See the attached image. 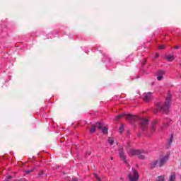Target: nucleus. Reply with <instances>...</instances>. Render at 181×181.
Returning <instances> with one entry per match:
<instances>
[{"mask_svg":"<svg viewBox=\"0 0 181 181\" xmlns=\"http://www.w3.org/2000/svg\"><path fill=\"white\" fill-rule=\"evenodd\" d=\"M129 181H138L139 179V174L138 171L132 169V173H129L128 175Z\"/></svg>","mask_w":181,"mask_h":181,"instance_id":"0eeeda50","label":"nucleus"},{"mask_svg":"<svg viewBox=\"0 0 181 181\" xmlns=\"http://www.w3.org/2000/svg\"><path fill=\"white\" fill-rule=\"evenodd\" d=\"M171 100L172 96H170L168 93V95L166 98L165 102L164 103L158 102L156 104V109L153 110V112L155 114H158V111H160L161 112L168 114V112H169V108H170Z\"/></svg>","mask_w":181,"mask_h":181,"instance_id":"f03ea898","label":"nucleus"},{"mask_svg":"<svg viewBox=\"0 0 181 181\" xmlns=\"http://www.w3.org/2000/svg\"><path fill=\"white\" fill-rule=\"evenodd\" d=\"M165 59L167 62H173V60H175V57L173 55H168L166 57Z\"/></svg>","mask_w":181,"mask_h":181,"instance_id":"4468645a","label":"nucleus"},{"mask_svg":"<svg viewBox=\"0 0 181 181\" xmlns=\"http://www.w3.org/2000/svg\"><path fill=\"white\" fill-rule=\"evenodd\" d=\"M124 117L126 118V119H127V121H129L132 124L134 121H137V119H139V117H138L137 116H134L132 115H127L124 113L118 115L115 117V119L116 121H118V119H121V118H124Z\"/></svg>","mask_w":181,"mask_h":181,"instance_id":"20e7f679","label":"nucleus"},{"mask_svg":"<svg viewBox=\"0 0 181 181\" xmlns=\"http://www.w3.org/2000/svg\"><path fill=\"white\" fill-rule=\"evenodd\" d=\"M163 76H165V71H158L157 74V80H158V81H160V80L163 78Z\"/></svg>","mask_w":181,"mask_h":181,"instance_id":"9b49d317","label":"nucleus"},{"mask_svg":"<svg viewBox=\"0 0 181 181\" xmlns=\"http://www.w3.org/2000/svg\"><path fill=\"white\" fill-rule=\"evenodd\" d=\"M156 181H165V175L158 176Z\"/></svg>","mask_w":181,"mask_h":181,"instance_id":"f3484780","label":"nucleus"},{"mask_svg":"<svg viewBox=\"0 0 181 181\" xmlns=\"http://www.w3.org/2000/svg\"><path fill=\"white\" fill-rule=\"evenodd\" d=\"M119 156L120 158V160H122L124 163H128V162L127 161V156H125L123 148H120L119 149Z\"/></svg>","mask_w":181,"mask_h":181,"instance_id":"6e6552de","label":"nucleus"},{"mask_svg":"<svg viewBox=\"0 0 181 181\" xmlns=\"http://www.w3.org/2000/svg\"><path fill=\"white\" fill-rule=\"evenodd\" d=\"M11 179H12V176L8 175V176L6 177L5 180L3 181H9V180H11Z\"/></svg>","mask_w":181,"mask_h":181,"instance_id":"412c9836","label":"nucleus"},{"mask_svg":"<svg viewBox=\"0 0 181 181\" xmlns=\"http://www.w3.org/2000/svg\"><path fill=\"white\" fill-rule=\"evenodd\" d=\"M175 49H178V47H175Z\"/></svg>","mask_w":181,"mask_h":181,"instance_id":"a878e982","label":"nucleus"},{"mask_svg":"<svg viewBox=\"0 0 181 181\" xmlns=\"http://www.w3.org/2000/svg\"><path fill=\"white\" fill-rule=\"evenodd\" d=\"M168 160L169 156H165L163 158H160L158 161L159 168H162V166H163V165H165V163H166V162H168Z\"/></svg>","mask_w":181,"mask_h":181,"instance_id":"1a4fd4ad","label":"nucleus"},{"mask_svg":"<svg viewBox=\"0 0 181 181\" xmlns=\"http://www.w3.org/2000/svg\"><path fill=\"white\" fill-rule=\"evenodd\" d=\"M43 173V170H41L39 173V176H42Z\"/></svg>","mask_w":181,"mask_h":181,"instance_id":"5701e85b","label":"nucleus"},{"mask_svg":"<svg viewBox=\"0 0 181 181\" xmlns=\"http://www.w3.org/2000/svg\"><path fill=\"white\" fill-rule=\"evenodd\" d=\"M161 124V125H160V128L158 129L159 132H163L164 131H166L168 129V128L169 127V126L172 124V120H170V119L169 118H166L164 119L163 120H162L160 122V120L159 119H156L154 121H153L151 122V126L150 128V131L151 132V134H153V132H155V126L158 125V124Z\"/></svg>","mask_w":181,"mask_h":181,"instance_id":"f257e3e1","label":"nucleus"},{"mask_svg":"<svg viewBox=\"0 0 181 181\" xmlns=\"http://www.w3.org/2000/svg\"><path fill=\"white\" fill-rule=\"evenodd\" d=\"M114 160V157H110V160Z\"/></svg>","mask_w":181,"mask_h":181,"instance_id":"393cba45","label":"nucleus"},{"mask_svg":"<svg viewBox=\"0 0 181 181\" xmlns=\"http://www.w3.org/2000/svg\"><path fill=\"white\" fill-rule=\"evenodd\" d=\"M119 134H122V132H124V124H122L119 128Z\"/></svg>","mask_w":181,"mask_h":181,"instance_id":"6ab92c4d","label":"nucleus"},{"mask_svg":"<svg viewBox=\"0 0 181 181\" xmlns=\"http://www.w3.org/2000/svg\"><path fill=\"white\" fill-rule=\"evenodd\" d=\"M165 45H159L158 46V49H159V50H163V49H165Z\"/></svg>","mask_w":181,"mask_h":181,"instance_id":"4be33fe9","label":"nucleus"},{"mask_svg":"<svg viewBox=\"0 0 181 181\" xmlns=\"http://www.w3.org/2000/svg\"><path fill=\"white\" fill-rule=\"evenodd\" d=\"M143 98H144V101H146V102L149 101V100H151V98H152V93L148 92L147 93H144Z\"/></svg>","mask_w":181,"mask_h":181,"instance_id":"9d476101","label":"nucleus"},{"mask_svg":"<svg viewBox=\"0 0 181 181\" xmlns=\"http://www.w3.org/2000/svg\"><path fill=\"white\" fill-rule=\"evenodd\" d=\"M35 170V168H32L30 170H27L24 171V173H25V175H29V173H31V172H33Z\"/></svg>","mask_w":181,"mask_h":181,"instance_id":"a211bd4d","label":"nucleus"},{"mask_svg":"<svg viewBox=\"0 0 181 181\" xmlns=\"http://www.w3.org/2000/svg\"><path fill=\"white\" fill-rule=\"evenodd\" d=\"M176 180V174L175 173H172L170 175L168 181H175Z\"/></svg>","mask_w":181,"mask_h":181,"instance_id":"f8f14e48","label":"nucleus"},{"mask_svg":"<svg viewBox=\"0 0 181 181\" xmlns=\"http://www.w3.org/2000/svg\"><path fill=\"white\" fill-rule=\"evenodd\" d=\"M100 129L102 131L103 134H108V128H107L103 123L100 122H96L95 123L90 129V134H94L95 132V129Z\"/></svg>","mask_w":181,"mask_h":181,"instance_id":"7ed1b4c3","label":"nucleus"},{"mask_svg":"<svg viewBox=\"0 0 181 181\" xmlns=\"http://www.w3.org/2000/svg\"><path fill=\"white\" fill-rule=\"evenodd\" d=\"M93 175L95 177L96 180H98V181H103V180H101V178L100 177H98V175L94 173Z\"/></svg>","mask_w":181,"mask_h":181,"instance_id":"aec40b11","label":"nucleus"},{"mask_svg":"<svg viewBox=\"0 0 181 181\" xmlns=\"http://www.w3.org/2000/svg\"><path fill=\"white\" fill-rule=\"evenodd\" d=\"M157 57H159V54H156L155 58L157 59Z\"/></svg>","mask_w":181,"mask_h":181,"instance_id":"b1692460","label":"nucleus"},{"mask_svg":"<svg viewBox=\"0 0 181 181\" xmlns=\"http://www.w3.org/2000/svg\"><path fill=\"white\" fill-rule=\"evenodd\" d=\"M139 124L141 131L145 134L148 131V128H149V120L141 118L139 119Z\"/></svg>","mask_w":181,"mask_h":181,"instance_id":"423d86ee","label":"nucleus"},{"mask_svg":"<svg viewBox=\"0 0 181 181\" xmlns=\"http://www.w3.org/2000/svg\"><path fill=\"white\" fill-rule=\"evenodd\" d=\"M128 152V155L130 157L132 156H138L139 159H144L145 158V155H144V151H141L139 150L131 148Z\"/></svg>","mask_w":181,"mask_h":181,"instance_id":"39448f33","label":"nucleus"},{"mask_svg":"<svg viewBox=\"0 0 181 181\" xmlns=\"http://www.w3.org/2000/svg\"><path fill=\"white\" fill-rule=\"evenodd\" d=\"M107 142L110 145H114V139L112 137H109L107 139Z\"/></svg>","mask_w":181,"mask_h":181,"instance_id":"2eb2a0df","label":"nucleus"},{"mask_svg":"<svg viewBox=\"0 0 181 181\" xmlns=\"http://www.w3.org/2000/svg\"><path fill=\"white\" fill-rule=\"evenodd\" d=\"M172 142H173V135H171L168 141V144L169 146H170V144H172Z\"/></svg>","mask_w":181,"mask_h":181,"instance_id":"dca6fc26","label":"nucleus"},{"mask_svg":"<svg viewBox=\"0 0 181 181\" xmlns=\"http://www.w3.org/2000/svg\"><path fill=\"white\" fill-rule=\"evenodd\" d=\"M157 166H159V163L158 160H156L151 163V169H153L154 168H156Z\"/></svg>","mask_w":181,"mask_h":181,"instance_id":"ddd939ff","label":"nucleus"}]
</instances>
